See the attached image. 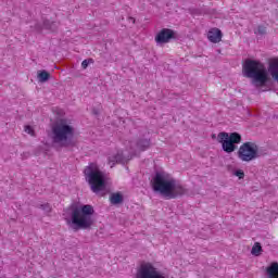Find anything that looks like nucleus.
Segmentation results:
<instances>
[{"label":"nucleus","mask_w":278,"mask_h":278,"mask_svg":"<svg viewBox=\"0 0 278 278\" xmlns=\"http://www.w3.org/2000/svg\"><path fill=\"white\" fill-rule=\"evenodd\" d=\"M63 216L72 231L90 229L94 225V207L90 204L72 205Z\"/></svg>","instance_id":"f257e3e1"},{"label":"nucleus","mask_w":278,"mask_h":278,"mask_svg":"<svg viewBox=\"0 0 278 278\" xmlns=\"http://www.w3.org/2000/svg\"><path fill=\"white\" fill-rule=\"evenodd\" d=\"M151 185L152 190L164 197V199H177V197H184L187 192L186 188L173 175L162 169L155 172Z\"/></svg>","instance_id":"f03ea898"},{"label":"nucleus","mask_w":278,"mask_h":278,"mask_svg":"<svg viewBox=\"0 0 278 278\" xmlns=\"http://www.w3.org/2000/svg\"><path fill=\"white\" fill-rule=\"evenodd\" d=\"M75 124L71 119H59L48 130V140L54 149H64L73 144Z\"/></svg>","instance_id":"7ed1b4c3"},{"label":"nucleus","mask_w":278,"mask_h":278,"mask_svg":"<svg viewBox=\"0 0 278 278\" xmlns=\"http://www.w3.org/2000/svg\"><path fill=\"white\" fill-rule=\"evenodd\" d=\"M243 77L252 79L253 86L262 88L268 83V70L261 61L247 59L242 65Z\"/></svg>","instance_id":"20e7f679"},{"label":"nucleus","mask_w":278,"mask_h":278,"mask_svg":"<svg viewBox=\"0 0 278 278\" xmlns=\"http://www.w3.org/2000/svg\"><path fill=\"white\" fill-rule=\"evenodd\" d=\"M85 179L89 184L92 192L99 194L105 190L108 184V176L103 173L97 163H91L84 170Z\"/></svg>","instance_id":"39448f33"},{"label":"nucleus","mask_w":278,"mask_h":278,"mask_svg":"<svg viewBox=\"0 0 278 278\" xmlns=\"http://www.w3.org/2000/svg\"><path fill=\"white\" fill-rule=\"evenodd\" d=\"M262 155H264V152H262L260 146L251 141L242 143L238 150V157L241 162H253Z\"/></svg>","instance_id":"423d86ee"},{"label":"nucleus","mask_w":278,"mask_h":278,"mask_svg":"<svg viewBox=\"0 0 278 278\" xmlns=\"http://www.w3.org/2000/svg\"><path fill=\"white\" fill-rule=\"evenodd\" d=\"M217 142L222 144L223 151L225 153H233L238 149L240 142H242V136L238 132H219L217 135Z\"/></svg>","instance_id":"0eeeda50"},{"label":"nucleus","mask_w":278,"mask_h":278,"mask_svg":"<svg viewBox=\"0 0 278 278\" xmlns=\"http://www.w3.org/2000/svg\"><path fill=\"white\" fill-rule=\"evenodd\" d=\"M135 278H168L155 263L142 262L137 268Z\"/></svg>","instance_id":"6e6552de"},{"label":"nucleus","mask_w":278,"mask_h":278,"mask_svg":"<svg viewBox=\"0 0 278 278\" xmlns=\"http://www.w3.org/2000/svg\"><path fill=\"white\" fill-rule=\"evenodd\" d=\"M177 37V33L170 28L161 29L154 37L156 45H168L170 40Z\"/></svg>","instance_id":"1a4fd4ad"},{"label":"nucleus","mask_w":278,"mask_h":278,"mask_svg":"<svg viewBox=\"0 0 278 278\" xmlns=\"http://www.w3.org/2000/svg\"><path fill=\"white\" fill-rule=\"evenodd\" d=\"M129 160H131V156L125 154L123 151L112 152L109 155V165L113 168L116 164H127Z\"/></svg>","instance_id":"9d476101"},{"label":"nucleus","mask_w":278,"mask_h":278,"mask_svg":"<svg viewBox=\"0 0 278 278\" xmlns=\"http://www.w3.org/2000/svg\"><path fill=\"white\" fill-rule=\"evenodd\" d=\"M151 147V139L149 138H140L137 142L130 143V151L136 155V153H142V151H147Z\"/></svg>","instance_id":"9b49d317"},{"label":"nucleus","mask_w":278,"mask_h":278,"mask_svg":"<svg viewBox=\"0 0 278 278\" xmlns=\"http://www.w3.org/2000/svg\"><path fill=\"white\" fill-rule=\"evenodd\" d=\"M207 38L210 42H214L216 45L223 40V33L218 28H212L207 33Z\"/></svg>","instance_id":"f8f14e48"},{"label":"nucleus","mask_w":278,"mask_h":278,"mask_svg":"<svg viewBox=\"0 0 278 278\" xmlns=\"http://www.w3.org/2000/svg\"><path fill=\"white\" fill-rule=\"evenodd\" d=\"M267 278H278V263L274 262L266 268Z\"/></svg>","instance_id":"ddd939ff"},{"label":"nucleus","mask_w":278,"mask_h":278,"mask_svg":"<svg viewBox=\"0 0 278 278\" xmlns=\"http://www.w3.org/2000/svg\"><path fill=\"white\" fill-rule=\"evenodd\" d=\"M55 27H58V24L55 22H51L49 20H46L43 22L42 27L36 26L37 31H40V29H49L50 31H55Z\"/></svg>","instance_id":"4468645a"},{"label":"nucleus","mask_w":278,"mask_h":278,"mask_svg":"<svg viewBox=\"0 0 278 278\" xmlns=\"http://www.w3.org/2000/svg\"><path fill=\"white\" fill-rule=\"evenodd\" d=\"M50 78H51V74H49V72L45 70H40L37 72V79L39 84H46V81H49Z\"/></svg>","instance_id":"2eb2a0df"},{"label":"nucleus","mask_w":278,"mask_h":278,"mask_svg":"<svg viewBox=\"0 0 278 278\" xmlns=\"http://www.w3.org/2000/svg\"><path fill=\"white\" fill-rule=\"evenodd\" d=\"M110 201L112 205H118L123 201V193L121 192L112 193L110 197Z\"/></svg>","instance_id":"dca6fc26"},{"label":"nucleus","mask_w":278,"mask_h":278,"mask_svg":"<svg viewBox=\"0 0 278 278\" xmlns=\"http://www.w3.org/2000/svg\"><path fill=\"white\" fill-rule=\"evenodd\" d=\"M252 255H255L256 257L262 254V245L260 243H255L251 251Z\"/></svg>","instance_id":"f3484780"},{"label":"nucleus","mask_w":278,"mask_h":278,"mask_svg":"<svg viewBox=\"0 0 278 278\" xmlns=\"http://www.w3.org/2000/svg\"><path fill=\"white\" fill-rule=\"evenodd\" d=\"M232 175L238 177V179H242L244 177V170L242 169H233Z\"/></svg>","instance_id":"a211bd4d"},{"label":"nucleus","mask_w":278,"mask_h":278,"mask_svg":"<svg viewBox=\"0 0 278 278\" xmlns=\"http://www.w3.org/2000/svg\"><path fill=\"white\" fill-rule=\"evenodd\" d=\"M24 131L25 134H28V136H36V132L34 130V127L29 126V125H26L24 127Z\"/></svg>","instance_id":"6ab92c4d"},{"label":"nucleus","mask_w":278,"mask_h":278,"mask_svg":"<svg viewBox=\"0 0 278 278\" xmlns=\"http://www.w3.org/2000/svg\"><path fill=\"white\" fill-rule=\"evenodd\" d=\"M92 64V59L84 60L81 62L83 68H88V65Z\"/></svg>","instance_id":"aec40b11"},{"label":"nucleus","mask_w":278,"mask_h":278,"mask_svg":"<svg viewBox=\"0 0 278 278\" xmlns=\"http://www.w3.org/2000/svg\"><path fill=\"white\" fill-rule=\"evenodd\" d=\"M40 208L43 210V212H47V213L51 212V205H49V203L41 204Z\"/></svg>","instance_id":"412c9836"},{"label":"nucleus","mask_w":278,"mask_h":278,"mask_svg":"<svg viewBox=\"0 0 278 278\" xmlns=\"http://www.w3.org/2000/svg\"><path fill=\"white\" fill-rule=\"evenodd\" d=\"M257 33L258 34H266V28L261 26V27H258Z\"/></svg>","instance_id":"4be33fe9"}]
</instances>
